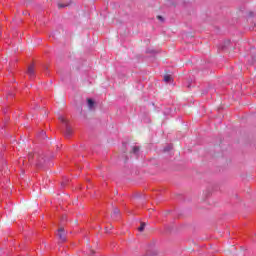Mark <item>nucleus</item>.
Returning a JSON list of instances; mask_svg holds the SVG:
<instances>
[{
	"label": "nucleus",
	"mask_w": 256,
	"mask_h": 256,
	"mask_svg": "<svg viewBox=\"0 0 256 256\" xmlns=\"http://www.w3.org/2000/svg\"><path fill=\"white\" fill-rule=\"evenodd\" d=\"M158 19H159L160 21H163V17H161V16H158Z\"/></svg>",
	"instance_id": "1a4fd4ad"
},
{
	"label": "nucleus",
	"mask_w": 256,
	"mask_h": 256,
	"mask_svg": "<svg viewBox=\"0 0 256 256\" xmlns=\"http://www.w3.org/2000/svg\"><path fill=\"white\" fill-rule=\"evenodd\" d=\"M145 229V223H142L141 226L138 228V231H144Z\"/></svg>",
	"instance_id": "6e6552de"
},
{
	"label": "nucleus",
	"mask_w": 256,
	"mask_h": 256,
	"mask_svg": "<svg viewBox=\"0 0 256 256\" xmlns=\"http://www.w3.org/2000/svg\"><path fill=\"white\" fill-rule=\"evenodd\" d=\"M87 103H88V108H89L90 110H92V109L95 108V102L93 101V99L89 98V99L87 100Z\"/></svg>",
	"instance_id": "20e7f679"
},
{
	"label": "nucleus",
	"mask_w": 256,
	"mask_h": 256,
	"mask_svg": "<svg viewBox=\"0 0 256 256\" xmlns=\"http://www.w3.org/2000/svg\"><path fill=\"white\" fill-rule=\"evenodd\" d=\"M90 253H93V250H90Z\"/></svg>",
	"instance_id": "f8f14e48"
},
{
	"label": "nucleus",
	"mask_w": 256,
	"mask_h": 256,
	"mask_svg": "<svg viewBox=\"0 0 256 256\" xmlns=\"http://www.w3.org/2000/svg\"><path fill=\"white\" fill-rule=\"evenodd\" d=\"M57 237H59L60 241H65V230L63 228L58 230Z\"/></svg>",
	"instance_id": "f03ea898"
},
{
	"label": "nucleus",
	"mask_w": 256,
	"mask_h": 256,
	"mask_svg": "<svg viewBox=\"0 0 256 256\" xmlns=\"http://www.w3.org/2000/svg\"><path fill=\"white\" fill-rule=\"evenodd\" d=\"M59 121L63 125L65 137H70L71 135H73V129L71 128V126H69V120H67V118H65L64 116H60Z\"/></svg>",
	"instance_id": "f257e3e1"
},
{
	"label": "nucleus",
	"mask_w": 256,
	"mask_h": 256,
	"mask_svg": "<svg viewBox=\"0 0 256 256\" xmlns=\"http://www.w3.org/2000/svg\"><path fill=\"white\" fill-rule=\"evenodd\" d=\"M27 74L29 75L30 79H33V77H35V68L30 66L27 70Z\"/></svg>",
	"instance_id": "7ed1b4c3"
},
{
	"label": "nucleus",
	"mask_w": 256,
	"mask_h": 256,
	"mask_svg": "<svg viewBox=\"0 0 256 256\" xmlns=\"http://www.w3.org/2000/svg\"><path fill=\"white\" fill-rule=\"evenodd\" d=\"M41 134H42V135H45V132H44V131H42V132H41Z\"/></svg>",
	"instance_id": "9b49d317"
},
{
	"label": "nucleus",
	"mask_w": 256,
	"mask_h": 256,
	"mask_svg": "<svg viewBox=\"0 0 256 256\" xmlns=\"http://www.w3.org/2000/svg\"><path fill=\"white\" fill-rule=\"evenodd\" d=\"M164 81L165 83H171V81H173V77H171V75H165Z\"/></svg>",
	"instance_id": "39448f33"
},
{
	"label": "nucleus",
	"mask_w": 256,
	"mask_h": 256,
	"mask_svg": "<svg viewBox=\"0 0 256 256\" xmlns=\"http://www.w3.org/2000/svg\"><path fill=\"white\" fill-rule=\"evenodd\" d=\"M134 155H137V153H139V147L138 146H134L132 149Z\"/></svg>",
	"instance_id": "423d86ee"
},
{
	"label": "nucleus",
	"mask_w": 256,
	"mask_h": 256,
	"mask_svg": "<svg viewBox=\"0 0 256 256\" xmlns=\"http://www.w3.org/2000/svg\"><path fill=\"white\" fill-rule=\"evenodd\" d=\"M114 213H119V210H115Z\"/></svg>",
	"instance_id": "9d476101"
},
{
	"label": "nucleus",
	"mask_w": 256,
	"mask_h": 256,
	"mask_svg": "<svg viewBox=\"0 0 256 256\" xmlns=\"http://www.w3.org/2000/svg\"><path fill=\"white\" fill-rule=\"evenodd\" d=\"M173 149V145L169 144L167 147L164 148V151H171Z\"/></svg>",
	"instance_id": "0eeeda50"
}]
</instances>
